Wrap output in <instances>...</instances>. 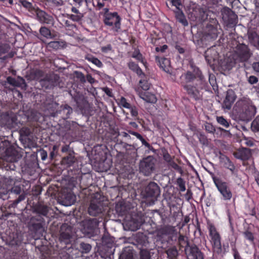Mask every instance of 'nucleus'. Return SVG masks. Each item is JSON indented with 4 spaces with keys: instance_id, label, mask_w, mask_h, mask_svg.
I'll use <instances>...</instances> for the list:
<instances>
[{
    "instance_id": "a211bd4d",
    "label": "nucleus",
    "mask_w": 259,
    "mask_h": 259,
    "mask_svg": "<svg viewBox=\"0 0 259 259\" xmlns=\"http://www.w3.org/2000/svg\"><path fill=\"white\" fill-rule=\"evenodd\" d=\"M145 191L147 197H156L160 194L158 185L154 182L150 183L146 188Z\"/></svg>"
},
{
    "instance_id": "7c9ffc66",
    "label": "nucleus",
    "mask_w": 259,
    "mask_h": 259,
    "mask_svg": "<svg viewBox=\"0 0 259 259\" xmlns=\"http://www.w3.org/2000/svg\"><path fill=\"white\" fill-rule=\"evenodd\" d=\"M84 58L86 60H88L89 62L92 63L99 68H101L103 66L102 62L99 59L94 57L92 54H87L85 56Z\"/></svg>"
},
{
    "instance_id": "39448f33",
    "label": "nucleus",
    "mask_w": 259,
    "mask_h": 259,
    "mask_svg": "<svg viewBox=\"0 0 259 259\" xmlns=\"http://www.w3.org/2000/svg\"><path fill=\"white\" fill-rule=\"evenodd\" d=\"M103 22L105 26L110 28V30L116 35L121 31V18L116 12L103 18Z\"/></svg>"
},
{
    "instance_id": "5701e85b",
    "label": "nucleus",
    "mask_w": 259,
    "mask_h": 259,
    "mask_svg": "<svg viewBox=\"0 0 259 259\" xmlns=\"http://www.w3.org/2000/svg\"><path fill=\"white\" fill-rule=\"evenodd\" d=\"M140 96L142 99L148 103H155L157 101V98L155 94L147 91L141 92Z\"/></svg>"
},
{
    "instance_id": "393cba45",
    "label": "nucleus",
    "mask_w": 259,
    "mask_h": 259,
    "mask_svg": "<svg viewBox=\"0 0 259 259\" xmlns=\"http://www.w3.org/2000/svg\"><path fill=\"white\" fill-rule=\"evenodd\" d=\"M154 163H140V170L145 176L149 175L153 169Z\"/></svg>"
},
{
    "instance_id": "603ef678",
    "label": "nucleus",
    "mask_w": 259,
    "mask_h": 259,
    "mask_svg": "<svg viewBox=\"0 0 259 259\" xmlns=\"http://www.w3.org/2000/svg\"><path fill=\"white\" fill-rule=\"evenodd\" d=\"M25 198V195L21 194L19 195L18 199H16L13 201V202L9 206V207H13L15 208L17 206V205L21 201L24 200Z\"/></svg>"
},
{
    "instance_id": "c9c22d12",
    "label": "nucleus",
    "mask_w": 259,
    "mask_h": 259,
    "mask_svg": "<svg viewBox=\"0 0 259 259\" xmlns=\"http://www.w3.org/2000/svg\"><path fill=\"white\" fill-rule=\"evenodd\" d=\"M146 76L141 78V79L139 81V85L140 87L145 91H147L150 88V84L148 81L145 79Z\"/></svg>"
},
{
    "instance_id": "ea45409f",
    "label": "nucleus",
    "mask_w": 259,
    "mask_h": 259,
    "mask_svg": "<svg viewBox=\"0 0 259 259\" xmlns=\"http://www.w3.org/2000/svg\"><path fill=\"white\" fill-rule=\"evenodd\" d=\"M75 77L81 83H84L86 82L85 76L81 72L75 71L74 72Z\"/></svg>"
},
{
    "instance_id": "f3484780",
    "label": "nucleus",
    "mask_w": 259,
    "mask_h": 259,
    "mask_svg": "<svg viewBox=\"0 0 259 259\" xmlns=\"http://www.w3.org/2000/svg\"><path fill=\"white\" fill-rule=\"evenodd\" d=\"M50 85H52L53 87H58L60 89L63 88L65 86V83L63 78L56 74L50 73Z\"/></svg>"
},
{
    "instance_id": "9d476101",
    "label": "nucleus",
    "mask_w": 259,
    "mask_h": 259,
    "mask_svg": "<svg viewBox=\"0 0 259 259\" xmlns=\"http://www.w3.org/2000/svg\"><path fill=\"white\" fill-rule=\"evenodd\" d=\"M218 22L217 20L214 21V24H208L206 25L204 30V38L207 40H213L215 39L218 35Z\"/></svg>"
},
{
    "instance_id": "4468645a",
    "label": "nucleus",
    "mask_w": 259,
    "mask_h": 259,
    "mask_svg": "<svg viewBox=\"0 0 259 259\" xmlns=\"http://www.w3.org/2000/svg\"><path fill=\"white\" fill-rule=\"evenodd\" d=\"M233 155L239 160L245 161L249 159L251 155V153L249 148H242L234 151Z\"/></svg>"
},
{
    "instance_id": "8fccbe9b",
    "label": "nucleus",
    "mask_w": 259,
    "mask_h": 259,
    "mask_svg": "<svg viewBox=\"0 0 259 259\" xmlns=\"http://www.w3.org/2000/svg\"><path fill=\"white\" fill-rule=\"evenodd\" d=\"M177 183L182 192H184L186 190L185 183L182 178H179L177 179Z\"/></svg>"
},
{
    "instance_id": "bb28decb",
    "label": "nucleus",
    "mask_w": 259,
    "mask_h": 259,
    "mask_svg": "<svg viewBox=\"0 0 259 259\" xmlns=\"http://www.w3.org/2000/svg\"><path fill=\"white\" fill-rule=\"evenodd\" d=\"M175 17L178 21L182 23L184 26L188 25V21L181 9L175 11Z\"/></svg>"
},
{
    "instance_id": "f8f14e48",
    "label": "nucleus",
    "mask_w": 259,
    "mask_h": 259,
    "mask_svg": "<svg viewBox=\"0 0 259 259\" xmlns=\"http://www.w3.org/2000/svg\"><path fill=\"white\" fill-rule=\"evenodd\" d=\"M76 200V196L71 192L66 194H62L58 199L59 203L64 206H70L72 205Z\"/></svg>"
},
{
    "instance_id": "f03ea898",
    "label": "nucleus",
    "mask_w": 259,
    "mask_h": 259,
    "mask_svg": "<svg viewBox=\"0 0 259 259\" xmlns=\"http://www.w3.org/2000/svg\"><path fill=\"white\" fill-rule=\"evenodd\" d=\"M256 108L252 101L248 98L239 99L235 104L233 110L238 118L243 121H249L254 116Z\"/></svg>"
},
{
    "instance_id": "6e6d98bb",
    "label": "nucleus",
    "mask_w": 259,
    "mask_h": 259,
    "mask_svg": "<svg viewBox=\"0 0 259 259\" xmlns=\"http://www.w3.org/2000/svg\"><path fill=\"white\" fill-rule=\"evenodd\" d=\"M243 235L245 238L248 240L250 242H253L254 237L252 233L249 231H245L243 233Z\"/></svg>"
},
{
    "instance_id": "13d9d810",
    "label": "nucleus",
    "mask_w": 259,
    "mask_h": 259,
    "mask_svg": "<svg viewBox=\"0 0 259 259\" xmlns=\"http://www.w3.org/2000/svg\"><path fill=\"white\" fill-rule=\"evenodd\" d=\"M46 15V13L42 11H41L39 13L37 14V16L39 17L40 20L46 23H48L49 20L45 16Z\"/></svg>"
},
{
    "instance_id": "72a5a7b5",
    "label": "nucleus",
    "mask_w": 259,
    "mask_h": 259,
    "mask_svg": "<svg viewBox=\"0 0 259 259\" xmlns=\"http://www.w3.org/2000/svg\"><path fill=\"white\" fill-rule=\"evenodd\" d=\"M100 147H101V146L99 147V148H100ZM98 148V146L95 147V152L96 157H95V161L94 162H105V161L106 160V153L104 151H100L98 153V155H99V159L98 160V157L97 155V154H96V152L97 151Z\"/></svg>"
},
{
    "instance_id": "58836bf2",
    "label": "nucleus",
    "mask_w": 259,
    "mask_h": 259,
    "mask_svg": "<svg viewBox=\"0 0 259 259\" xmlns=\"http://www.w3.org/2000/svg\"><path fill=\"white\" fill-rule=\"evenodd\" d=\"M7 80L8 83L13 86L19 87L21 85L20 81L11 76L8 77Z\"/></svg>"
},
{
    "instance_id": "1a4fd4ad",
    "label": "nucleus",
    "mask_w": 259,
    "mask_h": 259,
    "mask_svg": "<svg viewBox=\"0 0 259 259\" xmlns=\"http://www.w3.org/2000/svg\"><path fill=\"white\" fill-rule=\"evenodd\" d=\"M214 183L224 200H230L232 197V192L226 182L218 179H214Z\"/></svg>"
},
{
    "instance_id": "aec40b11",
    "label": "nucleus",
    "mask_w": 259,
    "mask_h": 259,
    "mask_svg": "<svg viewBox=\"0 0 259 259\" xmlns=\"http://www.w3.org/2000/svg\"><path fill=\"white\" fill-rule=\"evenodd\" d=\"M61 151L62 153H66L68 155L64 156L60 162H75L73 160L74 152L69 150V145L64 146L61 149Z\"/></svg>"
},
{
    "instance_id": "e2e57ef3",
    "label": "nucleus",
    "mask_w": 259,
    "mask_h": 259,
    "mask_svg": "<svg viewBox=\"0 0 259 259\" xmlns=\"http://www.w3.org/2000/svg\"><path fill=\"white\" fill-rule=\"evenodd\" d=\"M22 5L27 9H31L33 7L32 4L31 2H28L26 0H23L21 1Z\"/></svg>"
},
{
    "instance_id": "0eeeda50",
    "label": "nucleus",
    "mask_w": 259,
    "mask_h": 259,
    "mask_svg": "<svg viewBox=\"0 0 259 259\" xmlns=\"http://www.w3.org/2000/svg\"><path fill=\"white\" fill-rule=\"evenodd\" d=\"M69 93L80 109H83L88 105V102L81 92V89L76 84H72Z\"/></svg>"
},
{
    "instance_id": "de8ad7c7",
    "label": "nucleus",
    "mask_w": 259,
    "mask_h": 259,
    "mask_svg": "<svg viewBox=\"0 0 259 259\" xmlns=\"http://www.w3.org/2000/svg\"><path fill=\"white\" fill-rule=\"evenodd\" d=\"M34 163H25L24 166H22V168H24V170L27 173L31 174L34 171V169L32 167V164Z\"/></svg>"
},
{
    "instance_id": "c756f323",
    "label": "nucleus",
    "mask_w": 259,
    "mask_h": 259,
    "mask_svg": "<svg viewBox=\"0 0 259 259\" xmlns=\"http://www.w3.org/2000/svg\"><path fill=\"white\" fill-rule=\"evenodd\" d=\"M32 211L33 212L46 216L48 212V209L47 206H44L41 204H36L33 207Z\"/></svg>"
},
{
    "instance_id": "4c0bfd02",
    "label": "nucleus",
    "mask_w": 259,
    "mask_h": 259,
    "mask_svg": "<svg viewBox=\"0 0 259 259\" xmlns=\"http://www.w3.org/2000/svg\"><path fill=\"white\" fill-rule=\"evenodd\" d=\"M39 32L41 36L40 39L44 41L42 37L46 39L49 38V28L46 27H41L39 29Z\"/></svg>"
},
{
    "instance_id": "864d4df0",
    "label": "nucleus",
    "mask_w": 259,
    "mask_h": 259,
    "mask_svg": "<svg viewBox=\"0 0 259 259\" xmlns=\"http://www.w3.org/2000/svg\"><path fill=\"white\" fill-rule=\"evenodd\" d=\"M141 259H151L150 254L149 251L143 249L140 252Z\"/></svg>"
},
{
    "instance_id": "6ab92c4d",
    "label": "nucleus",
    "mask_w": 259,
    "mask_h": 259,
    "mask_svg": "<svg viewBox=\"0 0 259 259\" xmlns=\"http://www.w3.org/2000/svg\"><path fill=\"white\" fill-rule=\"evenodd\" d=\"M127 66L131 70L136 73L140 77L142 78L145 76V74L139 66L138 64L134 61L132 60L130 61L127 63Z\"/></svg>"
},
{
    "instance_id": "473e14b6",
    "label": "nucleus",
    "mask_w": 259,
    "mask_h": 259,
    "mask_svg": "<svg viewBox=\"0 0 259 259\" xmlns=\"http://www.w3.org/2000/svg\"><path fill=\"white\" fill-rule=\"evenodd\" d=\"M51 123V126H50V130H51L53 132L55 133V134L60 135L61 132V128H63V126L61 122H56L54 123H52V121H50Z\"/></svg>"
},
{
    "instance_id": "b1692460",
    "label": "nucleus",
    "mask_w": 259,
    "mask_h": 259,
    "mask_svg": "<svg viewBox=\"0 0 259 259\" xmlns=\"http://www.w3.org/2000/svg\"><path fill=\"white\" fill-rule=\"evenodd\" d=\"M30 230L34 231L40 230L42 228V225L40 221L37 220L35 218L32 217L28 223Z\"/></svg>"
},
{
    "instance_id": "680f3d73",
    "label": "nucleus",
    "mask_w": 259,
    "mask_h": 259,
    "mask_svg": "<svg viewBox=\"0 0 259 259\" xmlns=\"http://www.w3.org/2000/svg\"><path fill=\"white\" fill-rule=\"evenodd\" d=\"M171 3L172 6L176 7L177 10L181 9L180 7L182 5L181 0H171Z\"/></svg>"
},
{
    "instance_id": "5fc2aeb1",
    "label": "nucleus",
    "mask_w": 259,
    "mask_h": 259,
    "mask_svg": "<svg viewBox=\"0 0 259 259\" xmlns=\"http://www.w3.org/2000/svg\"><path fill=\"white\" fill-rule=\"evenodd\" d=\"M205 130L209 133H214L215 132V128L211 123H206L205 125Z\"/></svg>"
},
{
    "instance_id": "79ce46f5",
    "label": "nucleus",
    "mask_w": 259,
    "mask_h": 259,
    "mask_svg": "<svg viewBox=\"0 0 259 259\" xmlns=\"http://www.w3.org/2000/svg\"><path fill=\"white\" fill-rule=\"evenodd\" d=\"M199 141L201 144L203 145L208 146L209 144V141L207 137L202 133H200L198 136Z\"/></svg>"
},
{
    "instance_id": "4d7b16f0",
    "label": "nucleus",
    "mask_w": 259,
    "mask_h": 259,
    "mask_svg": "<svg viewBox=\"0 0 259 259\" xmlns=\"http://www.w3.org/2000/svg\"><path fill=\"white\" fill-rule=\"evenodd\" d=\"M140 141L142 142V145H144L146 147H147L148 149V150L152 151L154 152H155V150L154 149V148L149 143H148L143 138L142 139V140H140Z\"/></svg>"
},
{
    "instance_id": "c85d7f7f",
    "label": "nucleus",
    "mask_w": 259,
    "mask_h": 259,
    "mask_svg": "<svg viewBox=\"0 0 259 259\" xmlns=\"http://www.w3.org/2000/svg\"><path fill=\"white\" fill-rule=\"evenodd\" d=\"M37 132V127L36 126L35 128L32 127L31 126L23 127L20 130L21 135L28 136L30 135L36 133Z\"/></svg>"
},
{
    "instance_id": "412c9836",
    "label": "nucleus",
    "mask_w": 259,
    "mask_h": 259,
    "mask_svg": "<svg viewBox=\"0 0 259 259\" xmlns=\"http://www.w3.org/2000/svg\"><path fill=\"white\" fill-rule=\"evenodd\" d=\"M219 54L213 48L208 49L205 52V58L209 64L215 61L218 57Z\"/></svg>"
},
{
    "instance_id": "f257e3e1",
    "label": "nucleus",
    "mask_w": 259,
    "mask_h": 259,
    "mask_svg": "<svg viewBox=\"0 0 259 259\" xmlns=\"http://www.w3.org/2000/svg\"><path fill=\"white\" fill-rule=\"evenodd\" d=\"M191 70L183 73L179 78V83L183 87L188 95L195 101L201 100L202 90L207 91L209 85L206 78L200 68L193 64Z\"/></svg>"
},
{
    "instance_id": "4be33fe9",
    "label": "nucleus",
    "mask_w": 259,
    "mask_h": 259,
    "mask_svg": "<svg viewBox=\"0 0 259 259\" xmlns=\"http://www.w3.org/2000/svg\"><path fill=\"white\" fill-rule=\"evenodd\" d=\"M17 117L15 115H10L7 114L2 118V122L9 127H14L17 124Z\"/></svg>"
},
{
    "instance_id": "774afa93",
    "label": "nucleus",
    "mask_w": 259,
    "mask_h": 259,
    "mask_svg": "<svg viewBox=\"0 0 259 259\" xmlns=\"http://www.w3.org/2000/svg\"><path fill=\"white\" fill-rule=\"evenodd\" d=\"M252 68L255 72L259 73V62H253Z\"/></svg>"
},
{
    "instance_id": "e433bc0d",
    "label": "nucleus",
    "mask_w": 259,
    "mask_h": 259,
    "mask_svg": "<svg viewBox=\"0 0 259 259\" xmlns=\"http://www.w3.org/2000/svg\"><path fill=\"white\" fill-rule=\"evenodd\" d=\"M130 110L131 116L133 117V119L137 120L138 119V110L137 107L133 105H131L130 108H128Z\"/></svg>"
},
{
    "instance_id": "20e7f679",
    "label": "nucleus",
    "mask_w": 259,
    "mask_h": 259,
    "mask_svg": "<svg viewBox=\"0 0 259 259\" xmlns=\"http://www.w3.org/2000/svg\"><path fill=\"white\" fill-rule=\"evenodd\" d=\"M0 156L6 162H17L22 155L8 141L5 140L0 143Z\"/></svg>"
},
{
    "instance_id": "a878e982",
    "label": "nucleus",
    "mask_w": 259,
    "mask_h": 259,
    "mask_svg": "<svg viewBox=\"0 0 259 259\" xmlns=\"http://www.w3.org/2000/svg\"><path fill=\"white\" fill-rule=\"evenodd\" d=\"M71 12L73 14H69L68 18L73 21L78 22L80 21L83 17V14L80 13L79 10L75 7H72Z\"/></svg>"
},
{
    "instance_id": "37998d69",
    "label": "nucleus",
    "mask_w": 259,
    "mask_h": 259,
    "mask_svg": "<svg viewBox=\"0 0 259 259\" xmlns=\"http://www.w3.org/2000/svg\"><path fill=\"white\" fill-rule=\"evenodd\" d=\"M217 122L225 127H228L230 125L229 122L223 117L219 116L217 118Z\"/></svg>"
},
{
    "instance_id": "a18cd8bd",
    "label": "nucleus",
    "mask_w": 259,
    "mask_h": 259,
    "mask_svg": "<svg viewBox=\"0 0 259 259\" xmlns=\"http://www.w3.org/2000/svg\"><path fill=\"white\" fill-rule=\"evenodd\" d=\"M251 127L253 131H259V115L257 116L251 123Z\"/></svg>"
},
{
    "instance_id": "49530a36",
    "label": "nucleus",
    "mask_w": 259,
    "mask_h": 259,
    "mask_svg": "<svg viewBox=\"0 0 259 259\" xmlns=\"http://www.w3.org/2000/svg\"><path fill=\"white\" fill-rule=\"evenodd\" d=\"M9 46L7 44L0 45V58L9 51Z\"/></svg>"
},
{
    "instance_id": "a19ab883",
    "label": "nucleus",
    "mask_w": 259,
    "mask_h": 259,
    "mask_svg": "<svg viewBox=\"0 0 259 259\" xmlns=\"http://www.w3.org/2000/svg\"><path fill=\"white\" fill-rule=\"evenodd\" d=\"M104 163H93L92 164V166L94 167V169L98 172H103L107 170L106 168H104L102 167L103 164Z\"/></svg>"
},
{
    "instance_id": "c03bdc74",
    "label": "nucleus",
    "mask_w": 259,
    "mask_h": 259,
    "mask_svg": "<svg viewBox=\"0 0 259 259\" xmlns=\"http://www.w3.org/2000/svg\"><path fill=\"white\" fill-rule=\"evenodd\" d=\"M118 105L122 107L125 108H129L131 104L127 102L126 99L123 97H121L119 100L118 102Z\"/></svg>"
},
{
    "instance_id": "2f4dec72",
    "label": "nucleus",
    "mask_w": 259,
    "mask_h": 259,
    "mask_svg": "<svg viewBox=\"0 0 259 259\" xmlns=\"http://www.w3.org/2000/svg\"><path fill=\"white\" fill-rule=\"evenodd\" d=\"M66 42L64 41H50V48L54 50L61 49L65 47Z\"/></svg>"
},
{
    "instance_id": "bf43d9fd",
    "label": "nucleus",
    "mask_w": 259,
    "mask_h": 259,
    "mask_svg": "<svg viewBox=\"0 0 259 259\" xmlns=\"http://www.w3.org/2000/svg\"><path fill=\"white\" fill-rule=\"evenodd\" d=\"M58 146H54L53 150L50 153V160H52L56 157L55 153L57 152L58 150Z\"/></svg>"
},
{
    "instance_id": "0e129e2a",
    "label": "nucleus",
    "mask_w": 259,
    "mask_h": 259,
    "mask_svg": "<svg viewBox=\"0 0 259 259\" xmlns=\"http://www.w3.org/2000/svg\"><path fill=\"white\" fill-rule=\"evenodd\" d=\"M168 49V46L166 45H164L162 46L157 47L155 48V51L157 52L164 53L165 51Z\"/></svg>"
},
{
    "instance_id": "052dcab7",
    "label": "nucleus",
    "mask_w": 259,
    "mask_h": 259,
    "mask_svg": "<svg viewBox=\"0 0 259 259\" xmlns=\"http://www.w3.org/2000/svg\"><path fill=\"white\" fill-rule=\"evenodd\" d=\"M162 155L165 162H171V157L166 150H162Z\"/></svg>"
},
{
    "instance_id": "7ed1b4c3",
    "label": "nucleus",
    "mask_w": 259,
    "mask_h": 259,
    "mask_svg": "<svg viewBox=\"0 0 259 259\" xmlns=\"http://www.w3.org/2000/svg\"><path fill=\"white\" fill-rule=\"evenodd\" d=\"M251 55L252 53L247 45L239 43L234 49L232 53L233 61L229 64L228 69H230L238 63L247 62Z\"/></svg>"
},
{
    "instance_id": "2eb2a0df",
    "label": "nucleus",
    "mask_w": 259,
    "mask_h": 259,
    "mask_svg": "<svg viewBox=\"0 0 259 259\" xmlns=\"http://www.w3.org/2000/svg\"><path fill=\"white\" fill-rule=\"evenodd\" d=\"M186 253L188 259H203L202 252L196 246L186 249Z\"/></svg>"
},
{
    "instance_id": "ddd939ff",
    "label": "nucleus",
    "mask_w": 259,
    "mask_h": 259,
    "mask_svg": "<svg viewBox=\"0 0 259 259\" xmlns=\"http://www.w3.org/2000/svg\"><path fill=\"white\" fill-rule=\"evenodd\" d=\"M155 60L160 68L165 72L170 73L171 68L169 59L163 57L156 56Z\"/></svg>"
},
{
    "instance_id": "338daca9",
    "label": "nucleus",
    "mask_w": 259,
    "mask_h": 259,
    "mask_svg": "<svg viewBox=\"0 0 259 259\" xmlns=\"http://www.w3.org/2000/svg\"><path fill=\"white\" fill-rule=\"evenodd\" d=\"M112 49V48L111 45L110 44H108L107 46L102 47L101 49V50L103 53H106L109 51H111Z\"/></svg>"
},
{
    "instance_id": "cd10ccee",
    "label": "nucleus",
    "mask_w": 259,
    "mask_h": 259,
    "mask_svg": "<svg viewBox=\"0 0 259 259\" xmlns=\"http://www.w3.org/2000/svg\"><path fill=\"white\" fill-rule=\"evenodd\" d=\"M88 211L90 215L95 216L101 212L102 210L99 204L95 203L94 201H92Z\"/></svg>"
},
{
    "instance_id": "3c124183",
    "label": "nucleus",
    "mask_w": 259,
    "mask_h": 259,
    "mask_svg": "<svg viewBox=\"0 0 259 259\" xmlns=\"http://www.w3.org/2000/svg\"><path fill=\"white\" fill-rule=\"evenodd\" d=\"M39 83L42 88L47 89L49 88V76L46 75L44 78H41Z\"/></svg>"
},
{
    "instance_id": "09e8293b",
    "label": "nucleus",
    "mask_w": 259,
    "mask_h": 259,
    "mask_svg": "<svg viewBox=\"0 0 259 259\" xmlns=\"http://www.w3.org/2000/svg\"><path fill=\"white\" fill-rule=\"evenodd\" d=\"M167 254L170 258H175L178 255L177 250L175 248L168 249L167 250Z\"/></svg>"
},
{
    "instance_id": "6e6552de",
    "label": "nucleus",
    "mask_w": 259,
    "mask_h": 259,
    "mask_svg": "<svg viewBox=\"0 0 259 259\" xmlns=\"http://www.w3.org/2000/svg\"><path fill=\"white\" fill-rule=\"evenodd\" d=\"M72 113V108L68 105L65 104L61 106L56 112L51 113L50 112V117H56V119H58L59 122H61L62 121L64 122L66 119L69 118Z\"/></svg>"
},
{
    "instance_id": "dca6fc26",
    "label": "nucleus",
    "mask_w": 259,
    "mask_h": 259,
    "mask_svg": "<svg viewBox=\"0 0 259 259\" xmlns=\"http://www.w3.org/2000/svg\"><path fill=\"white\" fill-rule=\"evenodd\" d=\"M236 99V95L232 90H229L227 92L225 99L223 104V107L225 109L229 110L231 108L233 104Z\"/></svg>"
},
{
    "instance_id": "69168bd1",
    "label": "nucleus",
    "mask_w": 259,
    "mask_h": 259,
    "mask_svg": "<svg viewBox=\"0 0 259 259\" xmlns=\"http://www.w3.org/2000/svg\"><path fill=\"white\" fill-rule=\"evenodd\" d=\"M258 79L257 77L254 75L250 76L248 78V81L251 84H253L257 82Z\"/></svg>"
},
{
    "instance_id": "f704fd0d",
    "label": "nucleus",
    "mask_w": 259,
    "mask_h": 259,
    "mask_svg": "<svg viewBox=\"0 0 259 259\" xmlns=\"http://www.w3.org/2000/svg\"><path fill=\"white\" fill-rule=\"evenodd\" d=\"M112 134L115 137L118 136L119 135H121L123 137L125 138L127 140H130V139H131V136H130V135L128 133H127L126 132H121L120 134H119V132H118V128H116V127H113V129H112Z\"/></svg>"
},
{
    "instance_id": "9b49d317",
    "label": "nucleus",
    "mask_w": 259,
    "mask_h": 259,
    "mask_svg": "<svg viewBox=\"0 0 259 259\" xmlns=\"http://www.w3.org/2000/svg\"><path fill=\"white\" fill-rule=\"evenodd\" d=\"M223 19L227 22V25L232 27L236 25L238 21V17L230 9L227 8L222 12Z\"/></svg>"
},
{
    "instance_id": "423d86ee",
    "label": "nucleus",
    "mask_w": 259,
    "mask_h": 259,
    "mask_svg": "<svg viewBox=\"0 0 259 259\" xmlns=\"http://www.w3.org/2000/svg\"><path fill=\"white\" fill-rule=\"evenodd\" d=\"M207 229L213 252L219 254L222 251L220 234L214 226L211 223L207 224Z\"/></svg>"
}]
</instances>
